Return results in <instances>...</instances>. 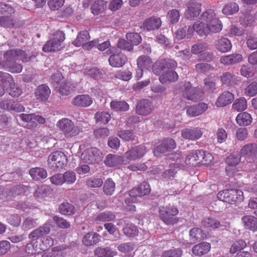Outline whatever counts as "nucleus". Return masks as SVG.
<instances>
[{
  "label": "nucleus",
  "instance_id": "obj_4",
  "mask_svg": "<svg viewBox=\"0 0 257 257\" xmlns=\"http://www.w3.org/2000/svg\"><path fill=\"white\" fill-rule=\"evenodd\" d=\"M67 163L66 155L61 151H55L51 153L48 159V166L53 170H60L64 168Z\"/></svg>",
  "mask_w": 257,
  "mask_h": 257
},
{
  "label": "nucleus",
  "instance_id": "obj_2",
  "mask_svg": "<svg viewBox=\"0 0 257 257\" xmlns=\"http://www.w3.org/2000/svg\"><path fill=\"white\" fill-rule=\"evenodd\" d=\"M213 160V157L208 152L203 150H197L192 152L186 158V163L190 165L196 164V161H198L203 165H209Z\"/></svg>",
  "mask_w": 257,
  "mask_h": 257
},
{
  "label": "nucleus",
  "instance_id": "obj_8",
  "mask_svg": "<svg viewBox=\"0 0 257 257\" xmlns=\"http://www.w3.org/2000/svg\"><path fill=\"white\" fill-rule=\"evenodd\" d=\"M81 160L84 163L95 164L100 162L103 159L100 150L95 147L85 150L81 155Z\"/></svg>",
  "mask_w": 257,
  "mask_h": 257
},
{
  "label": "nucleus",
  "instance_id": "obj_56",
  "mask_svg": "<svg viewBox=\"0 0 257 257\" xmlns=\"http://www.w3.org/2000/svg\"><path fill=\"white\" fill-rule=\"evenodd\" d=\"M41 240V243L39 245L40 251L47 250L54 244V240L50 236H47Z\"/></svg>",
  "mask_w": 257,
  "mask_h": 257
},
{
  "label": "nucleus",
  "instance_id": "obj_31",
  "mask_svg": "<svg viewBox=\"0 0 257 257\" xmlns=\"http://www.w3.org/2000/svg\"><path fill=\"white\" fill-rule=\"evenodd\" d=\"M210 248L209 243L203 242L194 245L192 248V252L194 255L200 256L207 253Z\"/></svg>",
  "mask_w": 257,
  "mask_h": 257
},
{
  "label": "nucleus",
  "instance_id": "obj_6",
  "mask_svg": "<svg viewBox=\"0 0 257 257\" xmlns=\"http://www.w3.org/2000/svg\"><path fill=\"white\" fill-rule=\"evenodd\" d=\"M217 198L223 202L235 204L243 201L244 197L242 191L240 190L227 189L219 192Z\"/></svg>",
  "mask_w": 257,
  "mask_h": 257
},
{
  "label": "nucleus",
  "instance_id": "obj_62",
  "mask_svg": "<svg viewBox=\"0 0 257 257\" xmlns=\"http://www.w3.org/2000/svg\"><path fill=\"white\" fill-rule=\"evenodd\" d=\"M50 190L48 187L43 185L38 187L34 193V195L37 197H44L49 194Z\"/></svg>",
  "mask_w": 257,
  "mask_h": 257
},
{
  "label": "nucleus",
  "instance_id": "obj_25",
  "mask_svg": "<svg viewBox=\"0 0 257 257\" xmlns=\"http://www.w3.org/2000/svg\"><path fill=\"white\" fill-rule=\"evenodd\" d=\"M257 22V12L251 14L248 12L241 13L239 16V22L244 27H248Z\"/></svg>",
  "mask_w": 257,
  "mask_h": 257
},
{
  "label": "nucleus",
  "instance_id": "obj_24",
  "mask_svg": "<svg viewBox=\"0 0 257 257\" xmlns=\"http://www.w3.org/2000/svg\"><path fill=\"white\" fill-rule=\"evenodd\" d=\"M126 61V56L120 52L111 55L108 59L109 64L113 67H121Z\"/></svg>",
  "mask_w": 257,
  "mask_h": 257
},
{
  "label": "nucleus",
  "instance_id": "obj_37",
  "mask_svg": "<svg viewBox=\"0 0 257 257\" xmlns=\"http://www.w3.org/2000/svg\"><path fill=\"white\" fill-rule=\"evenodd\" d=\"M31 177L35 180L45 179L47 176L46 171L42 168L36 167L32 168L29 172Z\"/></svg>",
  "mask_w": 257,
  "mask_h": 257
},
{
  "label": "nucleus",
  "instance_id": "obj_49",
  "mask_svg": "<svg viewBox=\"0 0 257 257\" xmlns=\"http://www.w3.org/2000/svg\"><path fill=\"white\" fill-rule=\"evenodd\" d=\"M239 10L238 5L235 3L226 5L223 8L222 13L226 15H231L237 13Z\"/></svg>",
  "mask_w": 257,
  "mask_h": 257
},
{
  "label": "nucleus",
  "instance_id": "obj_64",
  "mask_svg": "<svg viewBox=\"0 0 257 257\" xmlns=\"http://www.w3.org/2000/svg\"><path fill=\"white\" fill-rule=\"evenodd\" d=\"M182 251L180 248H175L165 251L162 257H181Z\"/></svg>",
  "mask_w": 257,
  "mask_h": 257
},
{
  "label": "nucleus",
  "instance_id": "obj_59",
  "mask_svg": "<svg viewBox=\"0 0 257 257\" xmlns=\"http://www.w3.org/2000/svg\"><path fill=\"white\" fill-rule=\"evenodd\" d=\"M246 245L245 242L242 239L236 240L232 243L230 248V252L231 253H234L236 251L242 249Z\"/></svg>",
  "mask_w": 257,
  "mask_h": 257
},
{
  "label": "nucleus",
  "instance_id": "obj_26",
  "mask_svg": "<svg viewBox=\"0 0 257 257\" xmlns=\"http://www.w3.org/2000/svg\"><path fill=\"white\" fill-rule=\"evenodd\" d=\"M208 109V105L204 103H200L197 105L187 108L186 112L188 115L195 117L201 114Z\"/></svg>",
  "mask_w": 257,
  "mask_h": 257
},
{
  "label": "nucleus",
  "instance_id": "obj_34",
  "mask_svg": "<svg viewBox=\"0 0 257 257\" xmlns=\"http://www.w3.org/2000/svg\"><path fill=\"white\" fill-rule=\"evenodd\" d=\"M76 88V84L72 82H62L58 88L59 92L62 95H68Z\"/></svg>",
  "mask_w": 257,
  "mask_h": 257
},
{
  "label": "nucleus",
  "instance_id": "obj_53",
  "mask_svg": "<svg viewBox=\"0 0 257 257\" xmlns=\"http://www.w3.org/2000/svg\"><path fill=\"white\" fill-rule=\"evenodd\" d=\"M95 254H97L98 257H113L116 254V252L109 247H106L96 249Z\"/></svg>",
  "mask_w": 257,
  "mask_h": 257
},
{
  "label": "nucleus",
  "instance_id": "obj_50",
  "mask_svg": "<svg viewBox=\"0 0 257 257\" xmlns=\"http://www.w3.org/2000/svg\"><path fill=\"white\" fill-rule=\"evenodd\" d=\"M123 230V233L128 237H134L138 235L139 230L137 227L133 224H127Z\"/></svg>",
  "mask_w": 257,
  "mask_h": 257
},
{
  "label": "nucleus",
  "instance_id": "obj_48",
  "mask_svg": "<svg viewBox=\"0 0 257 257\" xmlns=\"http://www.w3.org/2000/svg\"><path fill=\"white\" fill-rule=\"evenodd\" d=\"M207 24H205L200 21H197L195 23V31L199 36H203L207 35Z\"/></svg>",
  "mask_w": 257,
  "mask_h": 257
},
{
  "label": "nucleus",
  "instance_id": "obj_33",
  "mask_svg": "<svg viewBox=\"0 0 257 257\" xmlns=\"http://www.w3.org/2000/svg\"><path fill=\"white\" fill-rule=\"evenodd\" d=\"M178 79L177 73L172 70V68L166 69L164 73H162L160 76L159 80L162 83L173 82Z\"/></svg>",
  "mask_w": 257,
  "mask_h": 257
},
{
  "label": "nucleus",
  "instance_id": "obj_38",
  "mask_svg": "<svg viewBox=\"0 0 257 257\" xmlns=\"http://www.w3.org/2000/svg\"><path fill=\"white\" fill-rule=\"evenodd\" d=\"M99 235L95 232H89L84 235L83 243L86 246H90L99 241Z\"/></svg>",
  "mask_w": 257,
  "mask_h": 257
},
{
  "label": "nucleus",
  "instance_id": "obj_57",
  "mask_svg": "<svg viewBox=\"0 0 257 257\" xmlns=\"http://www.w3.org/2000/svg\"><path fill=\"white\" fill-rule=\"evenodd\" d=\"M127 40L130 42L132 45H138L142 40L141 36L136 33H127L126 35Z\"/></svg>",
  "mask_w": 257,
  "mask_h": 257
},
{
  "label": "nucleus",
  "instance_id": "obj_14",
  "mask_svg": "<svg viewBox=\"0 0 257 257\" xmlns=\"http://www.w3.org/2000/svg\"><path fill=\"white\" fill-rule=\"evenodd\" d=\"M52 226L51 221L48 220L42 226L33 230L29 235V237L33 241L38 243L37 240L43 235L48 234Z\"/></svg>",
  "mask_w": 257,
  "mask_h": 257
},
{
  "label": "nucleus",
  "instance_id": "obj_1",
  "mask_svg": "<svg viewBox=\"0 0 257 257\" xmlns=\"http://www.w3.org/2000/svg\"><path fill=\"white\" fill-rule=\"evenodd\" d=\"M32 58L28 57L25 52L20 49L8 51L4 54V60L0 61V68L7 69L12 73H19L22 71L23 67L16 61L21 60L23 62H27L31 61Z\"/></svg>",
  "mask_w": 257,
  "mask_h": 257
},
{
  "label": "nucleus",
  "instance_id": "obj_11",
  "mask_svg": "<svg viewBox=\"0 0 257 257\" xmlns=\"http://www.w3.org/2000/svg\"><path fill=\"white\" fill-rule=\"evenodd\" d=\"M183 96L187 99L192 101L200 100L203 96V92L199 88H193L189 82L185 85Z\"/></svg>",
  "mask_w": 257,
  "mask_h": 257
},
{
  "label": "nucleus",
  "instance_id": "obj_40",
  "mask_svg": "<svg viewBox=\"0 0 257 257\" xmlns=\"http://www.w3.org/2000/svg\"><path fill=\"white\" fill-rule=\"evenodd\" d=\"M202 225L205 228L215 229L220 225V222L213 217H205L201 221Z\"/></svg>",
  "mask_w": 257,
  "mask_h": 257
},
{
  "label": "nucleus",
  "instance_id": "obj_30",
  "mask_svg": "<svg viewBox=\"0 0 257 257\" xmlns=\"http://www.w3.org/2000/svg\"><path fill=\"white\" fill-rule=\"evenodd\" d=\"M89 38L90 36L88 31H82L79 33L77 38L74 41L73 44L77 47L84 46L87 49L91 48V47H89V45H86L89 43V42L86 43Z\"/></svg>",
  "mask_w": 257,
  "mask_h": 257
},
{
  "label": "nucleus",
  "instance_id": "obj_28",
  "mask_svg": "<svg viewBox=\"0 0 257 257\" xmlns=\"http://www.w3.org/2000/svg\"><path fill=\"white\" fill-rule=\"evenodd\" d=\"M215 48L218 51L222 53H226L229 51L232 48L230 41L227 38L221 37L216 41Z\"/></svg>",
  "mask_w": 257,
  "mask_h": 257
},
{
  "label": "nucleus",
  "instance_id": "obj_29",
  "mask_svg": "<svg viewBox=\"0 0 257 257\" xmlns=\"http://www.w3.org/2000/svg\"><path fill=\"white\" fill-rule=\"evenodd\" d=\"M241 221L246 229L255 231L257 230V218L252 215H245L242 217Z\"/></svg>",
  "mask_w": 257,
  "mask_h": 257
},
{
  "label": "nucleus",
  "instance_id": "obj_22",
  "mask_svg": "<svg viewBox=\"0 0 257 257\" xmlns=\"http://www.w3.org/2000/svg\"><path fill=\"white\" fill-rule=\"evenodd\" d=\"M93 102L92 98L87 94L78 95L72 101V103L78 107H85L90 106Z\"/></svg>",
  "mask_w": 257,
  "mask_h": 257
},
{
  "label": "nucleus",
  "instance_id": "obj_63",
  "mask_svg": "<svg viewBox=\"0 0 257 257\" xmlns=\"http://www.w3.org/2000/svg\"><path fill=\"white\" fill-rule=\"evenodd\" d=\"M207 49V46L205 43H199L193 45L191 48V52L195 54L204 52Z\"/></svg>",
  "mask_w": 257,
  "mask_h": 257
},
{
  "label": "nucleus",
  "instance_id": "obj_35",
  "mask_svg": "<svg viewBox=\"0 0 257 257\" xmlns=\"http://www.w3.org/2000/svg\"><path fill=\"white\" fill-rule=\"evenodd\" d=\"M252 119L250 114L246 112L239 113L236 117L237 123L240 126H247L251 124Z\"/></svg>",
  "mask_w": 257,
  "mask_h": 257
},
{
  "label": "nucleus",
  "instance_id": "obj_15",
  "mask_svg": "<svg viewBox=\"0 0 257 257\" xmlns=\"http://www.w3.org/2000/svg\"><path fill=\"white\" fill-rule=\"evenodd\" d=\"M176 147L175 141L172 139H167L163 141L154 151L155 156L159 157L161 154L174 149Z\"/></svg>",
  "mask_w": 257,
  "mask_h": 257
},
{
  "label": "nucleus",
  "instance_id": "obj_36",
  "mask_svg": "<svg viewBox=\"0 0 257 257\" xmlns=\"http://www.w3.org/2000/svg\"><path fill=\"white\" fill-rule=\"evenodd\" d=\"M221 80L223 84L227 86L236 84L238 81L237 76L229 72H225L220 77Z\"/></svg>",
  "mask_w": 257,
  "mask_h": 257
},
{
  "label": "nucleus",
  "instance_id": "obj_61",
  "mask_svg": "<svg viewBox=\"0 0 257 257\" xmlns=\"http://www.w3.org/2000/svg\"><path fill=\"white\" fill-rule=\"evenodd\" d=\"M25 250L28 254H33L40 251L38 243L32 240L30 243L27 244Z\"/></svg>",
  "mask_w": 257,
  "mask_h": 257
},
{
  "label": "nucleus",
  "instance_id": "obj_13",
  "mask_svg": "<svg viewBox=\"0 0 257 257\" xmlns=\"http://www.w3.org/2000/svg\"><path fill=\"white\" fill-rule=\"evenodd\" d=\"M257 155V145L249 143L243 146L240 151V157H243L247 161H250Z\"/></svg>",
  "mask_w": 257,
  "mask_h": 257
},
{
  "label": "nucleus",
  "instance_id": "obj_5",
  "mask_svg": "<svg viewBox=\"0 0 257 257\" xmlns=\"http://www.w3.org/2000/svg\"><path fill=\"white\" fill-rule=\"evenodd\" d=\"M159 217L166 224H174L178 219L173 216L177 215L179 211L177 207L173 205L160 206L159 207Z\"/></svg>",
  "mask_w": 257,
  "mask_h": 257
},
{
  "label": "nucleus",
  "instance_id": "obj_47",
  "mask_svg": "<svg viewBox=\"0 0 257 257\" xmlns=\"http://www.w3.org/2000/svg\"><path fill=\"white\" fill-rule=\"evenodd\" d=\"M152 62L150 58L147 56H141L137 60V65L138 68H141L142 69H148L151 65Z\"/></svg>",
  "mask_w": 257,
  "mask_h": 257
},
{
  "label": "nucleus",
  "instance_id": "obj_19",
  "mask_svg": "<svg viewBox=\"0 0 257 257\" xmlns=\"http://www.w3.org/2000/svg\"><path fill=\"white\" fill-rule=\"evenodd\" d=\"M152 110V104L148 99H143L140 101L136 106V112L141 115H148L151 113Z\"/></svg>",
  "mask_w": 257,
  "mask_h": 257
},
{
  "label": "nucleus",
  "instance_id": "obj_27",
  "mask_svg": "<svg viewBox=\"0 0 257 257\" xmlns=\"http://www.w3.org/2000/svg\"><path fill=\"white\" fill-rule=\"evenodd\" d=\"M50 93L51 90L49 87L45 84H42L36 89L35 96L37 100L43 101L48 98Z\"/></svg>",
  "mask_w": 257,
  "mask_h": 257
},
{
  "label": "nucleus",
  "instance_id": "obj_46",
  "mask_svg": "<svg viewBox=\"0 0 257 257\" xmlns=\"http://www.w3.org/2000/svg\"><path fill=\"white\" fill-rule=\"evenodd\" d=\"M111 108L116 111H125L129 109L128 104L125 101L112 100L110 102Z\"/></svg>",
  "mask_w": 257,
  "mask_h": 257
},
{
  "label": "nucleus",
  "instance_id": "obj_16",
  "mask_svg": "<svg viewBox=\"0 0 257 257\" xmlns=\"http://www.w3.org/2000/svg\"><path fill=\"white\" fill-rule=\"evenodd\" d=\"M201 10L200 4L194 1H190L187 4L185 16L188 19L193 20L199 15Z\"/></svg>",
  "mask_w": 257,
  "mask_h": 257
},
{
  "label": "nucleus",
  "instance_id": "obj_23",
  "mask_svg": "<svg viewBox=\"0 0 257 257\" xmlns=\"http://www.w3.org/2000/svg\"><path fill=\"white\" fill-rule=\"evenodd\" d=\"M233 94L229 91H224L218 97L215 104L217 107H224L230 104L234 100Z\"/></svg>",
  "mask_w": 257,
  "mask_h": 257
},
{
  "label": "nucleus",
  "instance_id": "obj_39",
  "mask_svg": "<svg viewBox=\"0 0 257 257\" xmlns=\"http://www.w3.org/2000/svg\"><path fill=\"white\" fill-rule=\"evenodd\" d=\"M190 235L192 241H199L206 237V234L202 232L200 228H193L190 230Z\"/></svg>",
  "mask_w": 257,
  "mask_h": 257
},
{
  "label": "nucleus",
  "instance_id": "obj_45",
  "mask_svg": "<svg viewBox=\"0 0 257 257\" xmlns=\"http://www.w3.org/2000/svg\"><path fill=\"white\" fill-rule=\"evenodd\" d=\"M106 7V3L104 1L97 0L91 6L92 13L94 15H98L103 12Z\"/></svg>",
  "mask_w": 257,
  "mask_h": 257
},
{
  "label": "nucleus",
  "instance_id": "obj_17",
  "mask_svg": "<svg viewBox=\"0 0 257 257\" xmlns=\"http://www.w3.org/2000/svg\"><path fill=\"white\" fill-rule=\"evenodd\" d=\"M21 188V186H18L13 188L12 190L5 192L6 200L8 202L6 204L7 206L17 208L22 207L21 204L13 200L14 198H16L17 195L22 193V192L20 191Z\"/></svg>",
  "mask_w": 257,
  "mask_h": 257
},
{
  "label": "nucleus",
  "instance_id": "obj_21",
  "mask_svg": "<svg viewBox=\"0 0 257 257\" xmlns=\"http://www.w3.org/2000/svg\"><path fill=\"white\" fill-rule=\"evenodd\" d=\"M242 58L241 54L235 53L222 56L219 61L221 64L224 65H230L240 62Z\"/></svg>",
  "mask_w": 257,
  "mask_h": 257
},
{
  "label": "nucleus",
  "instance_id": "obj_41",
  "mask_svg": "<svg viewBox=\"0 0 257 257\" xmlns=\"http://www.w3.org/2000/svg\"><path fill=\"white\" fill-rule=\"evenodd\" d=\"M59 209L60 213L65 215H71L75 213V207L73 205L68 202L61 204Z\"/></svg>",
  "mask_w": 257,
  "mask_h": 257
},
{
  "label": "nucleus",
  "instance_id": "obj_12",
  "mask_svg": "<svg viewBox=\"0 0 257 257\" xmlns=\"http://www.w3.org/2000/svg\"><path fill=\"white\" fill-rule=\"evenodd\" d=\"M176 66L177 63L174 60L164 59L155 63L153 65V72L156 75H159L162 71L164 73L166 69L173 68Z\"/></svg>",
  "mask_w": 257,
  "mask_h": 257
},
{
  "label": "nucleus",
  "instance_id": "obj_7",
  "mask_svg": "<svg viewBox=\"0 0 257 257\" xmlns=\"http://www.w3.org/2000/svg\"><path fill=\"white\" fill-rule=\"evenodd\" d=\"M64 34L62 31H57L53 34V37L46 42L43 47V50L45 52L61 50L64 47Z\"/></svg>",
  "mask_w": 257,
  "mask_h": 257
},
{
  "label": "nucleus",
  "instance_id": "obj_60",
  "mask_svg": "<svg viewBox=\"0 0 257 257\" xmlns=\"http://www.w3.org/2000/svg\"><path fill=\"white\" fill-rule=\"evenodd\" d=\"M38 224L37 219L28 217L25 219L22 226L24 229L28 230L36 226Z\"/></svg>",
  "mask_w": 257,
  "mask_h": 257
},
{
  "label": "nucleus",
  "instance_id": "obj_55",
  "mask_svg": "<svg viewBox=\"0 0 257 257\" xmlns=\"http://www.w3.org/2000/svg\"><path fill=\"white\" fill-rule=\"evenodd\" d=\"M95 117L97 122L106 123L110 119V115L108 112L100 111L96 113Z\"/></svg>",
  "mask_w": 257,
  "mask_h": 257
},
{
  "label": "nucleus",
  "instance_id": "obj_10",
  "mask_svg": "<svg viewBox=\"0 0 257 257\" xmlns=\"http://www.w3.org/2000/svg\"><path fill=\"white\" fill-rule=\"evenodd\" d=\"M146 153L145 146H135L127 150L124 154V158L127 164L131 161H135L141 159Z\"/></svg>",
  "mask_w": 257,
  "mask_h": 257
},
{
  "label": "nucleus",
  "instance_id": "obj_32",
  "mask_svg": "<svg viewBox=\"0 0 257 257\" xmlns=\"http://www.w3.org/2000/svg\"><path fill=\"white\" fill-rule=\"evenodd\" d=\"M161 25V19L159 18L151 17L147 19L143 23V27L148 31L159 29Z\"/></svg>",
  "mask_w": 257,
  "mask_h": 257
},
{
  "label": "nucleus",
  "instance_id": "obj_58",
  "mask_svg": "<svg viewBox=\"0 0 257 257\" xmlns=\"http://www.w3.org/2000/svg\"><path fill=\"white\" fill-rule=\"evenodd\" d=\"M216 17V14L212 10H208L204 12L201 15V19L206 21L208 24L214 21V19H217Z\"/></svg>",
  "mask_w": 257,
  "mask_h": 257
},
{
  "label": "nucleus",
  "instance_id": "obj_43",
  "mask_svg": "<svg viewBox=\"0 0 257 257\" xmlns=\"http://www.w3.org/2000/svg\"><path fill=\"white\" fill-rule=\"evenodd\" d=\"M115 184L111 178H108L103 185L104 193L107 196L112 195L115 191Z\"/></svg>",
  "mask_w": 257,
  "mask_h": 257
},
{
  "label": "nucleus",
  "instance_id": "obj_44",
  "mask_svg": "<svg viewBox=\"0 0 257 257\" xmlns=\"http://www.w3.org/2000/svg\"><path fill=\"white\" fill-rule=\"evenodd\" d=\"M208 35L213 33L219 32L222 29L220 21L217 19H214L212 22L207 24Z\"/></svg>",
  "mask_w": 257,
  "mask_h": 257
},
{
  "label": "nucleus",
  "instance_id": "obj_9",
  "mask_svg": "<svg viewBox=\"0 0 257 257\" xmlns=\"http://www.w3.org/2000/svg\"><path fill=\"white\" fill-rule=\"evenodd\" d=\"M0 82L10 86L9 94L14 97L20 96L22 93V90L19 86L15 84L11 75L8 73L0 72Z\"/></svg>",
  "mask_w": 257,
  "mask_h": 257
},
{
  "label": "nucleus",
  "instance_id": "obj_3",
  "mask_svg": "<svg viewBox=\"0 0 257 257\" xmlns=\"http://www.w3.org/2000/svg\"><path fill=\"white\" fill-rule=\"evenodd\" d=\"M58 125L66 137L76 136L82 131L80 124H75L71 120L67 118H63L59 120Z\"/></svg>",
  "mask_w": 257,
  "mask_h": 257
},
{
  "label": "nucleus",
  "instance_id": "obj_42",
  "mask_svg": "<svg viewBox=\"0 0 257 257\" xmlns=\"http://www.w3.org/2000/svg\"><path fill=\"white\" fill-rule=\"evenodd\" d=\"M115 218V214L111 211H104L99 213L95 220L96 222H105L113 220Z\"/></svg>",
  "mask_w": 257,
  "mask_h": 257
},
{
  "label": "nucleus",
  "instance_id": "obj_18",
  "mask_svg": "<svg viewBox=\"0 0 257 257\" xmlns=\"http://www.w3.org/2000/svg\"><path fill=\"white\" fill-rule=\"evenodd\" d=\"M104 163L109 167H118L120 165L127 164L128 162L122 156L109 154L106 156Z\"/></svg>",
  "mask_w": 257,
  "mask_h": 257
},
{
  "label": "nucleus",
  "instance_id": "obj_20",
  "mask_svg": "<svg viewBox=\"0 0 257 257\" xmlns=\"http://www.w3.org/2000/svg\"><path fill=\"white\" fill-rule=\"evenodd\" d=\"M203 133L199 127L193 128H185L182 131V137L185 139L195 141L199 139L202 136Z\"/></svg>",
  "mask_w": 257,
  "mask_h": 257
},
{
  "label": "nucleus",
  "instance_id": "obj_51",
  "mask_svg": "<svg viewBox=\"0 0 257 257\" xmlns=\"http://www.w3.org/2000/svg\"><path fill=\"white\" fill-rule=\"evenodd\" d=\"M246 107V100L243 97L236 99L232 104V108L238 111L244 110Z\"/></svg>",
  "mask_w": 257,
  "mask_h": 257
},
{
  "label": "nucleus",
  "instance_id": "obj_52",
  "mask_svg": "<svg viewBox=\"0 0 257 257\" xmlns=\"http://www.w3.org/2000/svg\"><path fill=\"white\" fill-rule=\"evenodd\" d=\"M102 179L98 177H92L87 179L86 185L89 188H98L101 186L103 184Z\"/></svg>",
  "mask_w": 257,
  "mask_h": 257
},
{
  "label": "nucleus",
  "instance_id": "obj_54",
  "mask_svg": "<svg viewBox=\"0 0 257 257\" xmlns=\"http://www.w3.org/2000/svg\"><path fill=\"white\" fill-rule=\"evenodd\" d=\"M180 17V13L176 9H173L168 12L167 18L169 22L171 24L177 23Z\"/></svg>",
  "mask_w": 257,
  "mask_h": 257
}]
</instances>
